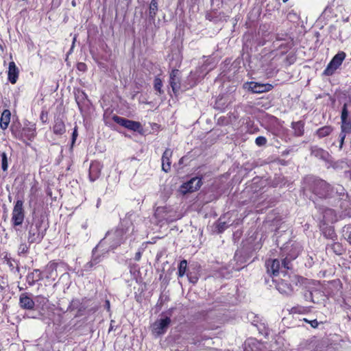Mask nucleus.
Listing matches in <instances>:
<instances>
[{"mask_svg": "<svg viewBox=\"0 0 351 351\" xmlns=\"http://www.w3.org/2000/svg\"><path fill=\"white\" fill-rule=\"evenodd\" d=\"M311 191L319 198H328L332 193V186L324 180L316 179L311 184Z\"/></svg>", "mask_w": 351, "mask_h": 351, "instance_id": "1", "label": "nucleus"}, {"mask_svg": "<svg viewBox=\"0 0 351 351\" xmlns=\"http://www.w3.org/2000/svg\"><path fill=\"white\" fill-rule=\"evenodd\" d=\"M41 226L42 222L40 221H36L29 225L27 237V240L29 243H38L43 240L45 230H41Z\"/></svg>", "mask_w": 351, "mask_h": 351, "instance_id": "2", "label": "nucleus"}, {"mask_svg": "<svg viewBox=\"0 0 351 351\" xmlns=\"http://www.w3.org/2000/svg\"><path fill=\"white\" fill-rule=\"evenodd\" d=\"M173 310V308L169 309L168 314L169 316H167L165 318H160L153 324L152 326V332L153 335L158 337L164 335L167 332V328L171 324L170 316L171 315V312Z\"/></svg>", "mask_w": 351, "mask_h": 351, "instance_id": "3", "label": "nucleus"}, {"mask_svg": "<svg viewBox=\"0 0 351 351\" xmlns=\"http://www.w3.org/2000/svg\"><path fill=\"white\" fill-rule=\"evenodd\" d=\"M25 218V211L23 209V202L22 200H17L15 202L12 212L11 223L14 228L21 226L23 223Z\"/></svg>", "mask_w": 351, "mask_h": 351, "instance_id": "4", "label": "nucleus"}, {"mask_svg": "<svg viewBox=\"0 0 351 351\" xmlns=\"http://www.w3.org/2000/svg\"><path fill=\"white\" fill-rule=\"evenodd\" d=\"M112 119L119 125L133 132L141 133L143 131V127L140 122L128 119L124 117L114 115Z\"/></svg>", "mask_w": 351, "mask_h": 351, "instance_id": "5", "label": "nucleus"}, {"mask_svg": "<svg viewBox=\"0 0 351 351\" xmlns=\"http://www.w3.org/2000/svg\"><path fill=\"white\" fill-rule=\"evenodd\" d=\"M202 179V176L193 177L189 181L184 182L180 186V192L185 195L198 191L203 184Z\"/></svg>", "mask_w": 351, "mask_h": 351, "instance_id": "6", "label": "nucleus"}, {"mask_svg": "<svg viewBox=\"0 0 351 351\" xmlns=\"http://www.w3.org/2000/svg\"><path fill=\"white\" fill-rule=\"evenodd\" d=\"M346 54L344 51L338 52L330 60L324 71L326 75H332L335 71L341 65L346 58Z\"/></svg>", "mask_w": 351, "mask_h": 351, "instance_id": "7", "label": "nucleus"}, {"mask_svg": "<svg viewBox=\"0 0 351 351\" xmlns=\"http://www.w3.org/2000/svg\"><path fill=\"white\" fill-rule=\"evenodd\" d=\"M13 134L16 138L22 141H32L36 136V127L34 125L24 127L21 131L16 132L12 130Z\"/></svg>", "mask_w": 351, "mask_h": 351, "instance_id": "8", "label": "nucleus"}, {"mask_svg": "<svg viewBox=\"0 0 351 351\" xmlns=\"http://www.w3.org/2000/svg\"><path fill=\"white\" fill-rule=\"evenodd\" d=\"M348 110L347 104H344L341 110V133L346 134H351V119H348Z\"/></svg>", "mask_w": 351, "mask_h": 351, "instance_id": "9", "label": "nucleus"}, {"mask_svg": "<svg viewBox=\"0 0 351 351\" xmlns=\"http://www.w3.org/2000/svg\"><path fill=\"white\" fill-rule=\"evenodd\" d=\"M169 84L173 93L177 95L180 89V71L178 69H173L170 72Z\"/></svg>", "mask_w": 351, "mask_h": 351, "instance_id": "10", "label": "nucleus"}, {"mask_svg": "<svg viewBox=\"0 0 351 351\" xmlns=\"http://www.w3.org/2000/svg\"><path fill=\"white\" fill-rule=\"evenodd\" d=\"M19 306L25 310H34L35 301L29 293H23L19 295Z\"/></svg>", "mask_w": 351, "mask_h": 351, "instance_id": "11", "label": "nucleus"}, {"mask_svg": "<svg viewBox=\"0 0 351 351\" xmlns=\"http://www.w3.org/2000/svg\"><path fill=\"white\" fill-rule=\"evenodd\" d=\"M273 85L269 83L261 84L255 82H250L249 83V90L253 93H263L272 90Z\"/></svg>", "mask_w": 351, "mask_h": 351, "instance_id": "12", "label": "nucleus"}, {"mask_svg": "<svg viewBox=\"0 0 351 351\" xmlns=\"http://www.w3.org/2000/svg\"><path fill=\"white\" fill-rule=\"evenodd\" d=\"M276 287L283 294H290L293 291L292 285L285 279L275 280Z\"/></svg>", "mask_w": 351, "mask_h": 351, "instance_id": "13", "label": "nucleus"}, {"mask_svg": "<svg viewBox=\"0 0 351 351\" xmlns=\"http://www.w3.org/2000/svg\"><path fill=\"white\" fill-rule=\"evenodd\" d=\"M326 250L330 251L333 254L340 256L345 253L346 248L343 247L341 243L334 241L330 243L326 244Z\"/></svg>", "mask_w": 351, "mask_h": 351, "instance_id": "14", "label": "nucleus"}, {"mask_svg": "<svg viewBox=\"0 0 351 351\" xmlns=\"http://www.w3.org/2000/svg\"><path fill=\"white\" fill-rule=\"evenodd\" d=\"M267 270L269 274L276 276L279 274L280 263L278 259H269L266 261Z\"/></svg>", "mask_w": 351, "mask_h": 351, "instance_id": "15", "label": "nucleus"}, {"mask_svg": "<svg viewBox=\"0 0 351 351\" xmlns=\"http://www.w3.org/2000/svg\"><path fill=\"white\" fill-rule=\"evenodd\" d=\"M172 156V151L170 149H166L162 156V169L167 173L171 169V158Z\"/></svg>", "mask_w": 351, "mask_h": 351, "instance_id": "16", "label": "nucleus"}, {"mask_svg": "<svg viewBox=\"0 0 351 351\" xmlns=\"http://www.w3.org/2000/svg\"><path fill=\"white\" fill-rule=\"evenodd\" d=\"M19 69L14 62L9 63V68L8 72V80L12 84H15L19 77Z\"/></svg>", "mask_w": 351, "mask_h": 351, "instance_id": "17", "label": "nucleus"}, {"mask_svg": "<svg viewBox=\"0 0 351 351\" xmlns=\"http://www.w3.org/2000/svg\"><path fill=\"white\" fill-rule=\"evenodd\" d=\"M101 172V165L97 162H93L89 167V178L90 181L95 180L99 178Z\"/></svg>", "mask_w": 351, "mask_h": 351, "instance_id": "18", "label": "nucleus"}, {"mask_svg": "<svg viewBox=\"0 0 351 351\" xmlns=\"http://www.w3.org/2000/svg\"><path fill=\"white\" fill-rule=\"evenodd\" d=\"M75 101L80 109H82V107L86 105V103L88 101L86 94L83 90H77L76 91Z\"/></svg>", "mask_w": 351, "mask_h": 351, "instance_id": "19", "label": "nucleus"}, {"mask_svg": "<svg viewBox=\"0 0 351 351\" xmlns=\"http://www.w3.org/2000/svg\"><path fill=\"white\" fill-rule=\"evenodd\" d=\"M26 278L28 285L32 286L36 282L42 279V274L40 270L34 269L32 272L28 274Z\"/></svg>", "mask_w": 351, "mask_h": 351, "instance_id": "20", "label": "nucleus"}, {"mask_svg": "<svg viewBox=\"0 0 351 351\" xmlns=\"http://www.w3.org/2000/svg\"><path fill=\"white\" fill-rule=\"evenodd\" d=\"M11 113L9 110H4L1 114L0 119V127L2 130L8 128L10 121Z\"/></svg>", "mask_w": 351, "mask_h": 351, "instance_id": "21", "label": "nucleus"}, {"mask_svg": "<svg viewBox=\"0 0 351 351\" xmlns=\"http://www.w3.org/2000/svg\"><path fill=\"white\" fill-rule=\"evenodd\" d=\"M291 128L294 132V136H302L304 133V123L302 121L292 122Z\"/></svg>", "mask_w": 351, "mask_h": 351, "instance_id": "22", "label": "nucleus"}, {"mask_svg": "<svg viewBox=\"0 0 351 351\" xmlns=\"http://www.w3.org/2000/svg\"><path fill=\"white\" fill-rule=\"evenodd\" d=\"M65 131L66 128L63 121L58 118L56 119L53 126V133L57 135H62L65 132Z\"/></svg>", "mask_w": 351, "mask_h": 351, "instance_id": "23", "label": "nucleus"}, {"mask_svg": "<svg viewBox=\"0 0 351 351\" xmlns=\"http://www.w3.org/2000/svg\"><path fill=\"white\" fill-rule=\"evenodd\" d=\"M312 307L311 306H304L301 305H297L292 307L290 310L291 314H300V315H306L309 314L311 312Z\"/></svg>", "mask_w": 351, "mask_h": 351, "instance_id": "24", "label": "nucleus"}, {"mask_svg": "<svg viewBox=\"0 0 351 351\" xmlns=\"http://www.w3.org/2000/svg\"><path fill=\"white\" fill-rule=\"evenodd\" d=\"M57 267L58 265L56 263L50 262L47 266V278H52L53 280H55L57 277Z\"/></svg>", "mask_w": 351, "mask_h": 351, "instance_id": "25", "label": "nucleus"}, {"mask_svg": "<svg viewBox=\"0 0 351 351\" xmlns=\"http://www.w3.org/2000/svg\"><path fill=\"white\" fill-rule=\"evenodd\" d=\"M333 128L331 125H324L317 130L315 134L319 138L329 136L332 132Z\"/></svg>", "mask_w": 351, "mask_h": 351, "instance_id": "26", "label": "nucleus"}, {"mask_svg": "<svg viewBox=\"0 0 351 351\" xmlns=\"http://www.w3.org/2000/svg\"><path fill=\"white\" fill-rule=\"evenodd\" d=\"M101 105L104 108V119L106 123H108L110 118V112H108L109 107L108 105V97L104 96L101 100Z\"/></svg>", "mask_w": 351, "mask_h": 351, "instance_id": "27", "label": "nucleus"}, {"mask_svg": "<svg viewBox=\"0 0 351 351\" xmlns=\"http://www.w3.org/2000/svg\"><path fill=\"white\" fill-rule=\"evenodd\" d=\"M323 235L326 239H330L332 241L337 239V234L332 227H328L324 229Z\"/></svg>", "mask_w": 351, "mask_h": 351, "instance_id": "28", "label": "nucleus"}, {"mask_svg": "<svg viewBox=\"0 0 351 351\" xmlns=\"http://www.w3.org/2000/svg\"><path fill=\"white\" fill-rule=\"evenodd\" d=\"M34 301H35V304H36V306L38 308H40L42 310H43L45 306L48 303L49 300L47 298H46L45 296L37 295L35 297Z\"/></svg>", "mask_w": 351, "mask_h": 351, "instance_id": "29", "label": "nucleus"}, {"mask_svg": "<svg viewBox=\"0 0 351 351\" xmlns=\"http://www.w3.org/2000/svg\"><path fill=\"white\" fill-rule=\"evenodd\" d=\"M178 277L182 278L185 274H186V270H187V261L186 260H182L180 262L178 268Z\"/></svg>", "mask_w": 351, "mask_h": 351, "instance_id": "30", "label": "nucleus"}, {"mask_svg": "<svg viewBox=\"0 0 351 351\" xmlns=\"http://www.w3.org/2000/svg\"><path fill=\"white\" fill-rule=\"evenodd\" d=\"M157 11H158L157 0H152L150 5H149V16L152 17V19L155 18Z\"/></svg>", "mask_w": 351, "mask_h": 351, "instance_id": "31", "label": "nucleus"}, {"mask_svg": "<svg viewBox=\"0 0 351 351\" xmlns=\"http://www.w3.org/2000/svg\"><path fill=\"white\" fill-rule=\"evenodd\" d=\"M162 87V82L161 79L158 77H156L154 80V88L157 91L159 95H162L164 93Z\"/></svg>", "mask_w": 351, "mask_h": 351, "instance_id": "32", "label": "nucleus"}, {"mask_svg": "<svg viewBox=\"0 0 351 351\" xmlns=\"http://www.w3.org/2000/svg\"><path fill=\"white\" fill-rule=\"evenodd\" d=\"M313 153L316 157H319L323 160H326L328 156V152L322 148H316L313 151Z\"/></svg>", "mask_w": 351, "mask_h": 351, "instance_id": "33", "label": "nucleus"}, {"mask_svg": "<svg viewBox=\"0 0 351 351\" xmlns=\"http://www.w3.org/2000/svg\"><path fill=\"white\" fill-rule=\"evenodd\" d=\"M297 60V56L295 53H289L285 60V62L287 66H291L294 64Z\"/></svg>", "mask_w": 351, "mask_h": 351, "instance_id": "34", "label": "nucleus"}, {"mask_svg": "<svg viewBox=\"0 0 351 351\" xmlns=\"http://www.w3.org/2000/svg\"><path fill=\"white\" fill-rule=\"evenodd\" d=\"M186 276L189 282L193 283V285L196 284L199 280V275L197 272L190 271L186 274Z\"/></svg>", "mask_w": 351, "mask_h": 351, "instance_id": "35", "label": "nucleus"}, {"mask_svg": "<svg viewBox=\"0 0 351 351\" xmlns=\"http://www.w3.org/2000/svg\"><path fill=\"white\" fill-rule=\"evenodd\" d=\"M29 250V246L25 243H21L18 248V254L19 255L26 254Z\"/></svg>", "mask_w": 351, "mask_h": 351, "instance_id": "36", "label": "nucleus"}, {"mask_svg": "<svg viewBox=\"0 0 351 351\" xmlns=\"http://www.w3.org/2000/svg\"><path fill=\"white\" fill-rule=\"evenodd\" d=\"M208 337H207L206 336H203L202 335H197L195 336L194 338L192 339V341H191V343L194 344V345H198L199 343H200L202 341H205L206 339H208Z\"/></svg>", "mask_w": 351, "mask_h": 351, "instance_id": "37", "label": "nucleus"}, {"mask_svg": "<svg viewBox=\"0 0 351 351\" xmlns=\"http://www.w3.org/2000/svg\"><path fill=\"white\" fill-rule=\"evenodd\" d=\"M1 168L3 171H6L8 169V159L7 155L5 152L1 154Z\"/></svg>", "mask_w": 351, "mask_h": 351, "instance_id": "38", "label": "nucleus"}, {"mask_svg": "<svg viewBox=\"0 0 351 351\" xmlns=\"http://www.w3.org/2000/svg\"><path fill=\"white\" fill-rule=\"evenodd\" d=\"M267 138L265 136H259L255 139L256 145L261 147L264 146L267 144Z\"/></svg>", "mask_w": 351, "mask_h": 351, "instance_id": "39", "label": "nucleus"}, {"mask_svg": "<svg viewBox=\"0 0 351 351\" xmlns=\"http://www.w3.org/2000/svg\"><path fill=\"white\" fill-rule=\"evenodd\" d=\"M345 237H346L347 241L351 245V226H348L346 227Z\"/></svg>", "mask_w": 351, "mask_h": 351, "instance_id": "40", "label": "nucleus"}, {"mask_svg": "<svg viewBox=\"0 0 351 351\" xmlns=\"http://www.w3.org/2000/svg\"><path fill=\"white\" fill-rule=\"evenodd\" d=\"M97 262L95 260H94V261H90V262L87 263L84 266V269H83V270H84V271H88V270H90V269L93 267V266L94 265L97 264Z\"/></svg>", "mask_w": 351, "mask_h": 351, "instance_id": "41", "label": "nucleus"}, {"mask_svg": "<svg viewBox=\"0 0 351 351\" xmlns=\"http://www.w3.org/2000/svg\"><path fill=\"white\" fill-rule=\"evenodd\" d=\"M346 136V134L340 132V134H339V138H340L339 148L340 149H341L343 147Z\"/></svg>", "mask_w": 351, "mask_h": 351, "instance_id": "42", "label": "nucleus"}, {"mask_svg": "<svg viewBox=\"0 0 351 351\" xmlns=\"http://www.w3.org/2000/svg\"><path fill=\"white\" fill-rule=\"evenodd\" d=\"M77 68L81 71H85L86 70V65L85 63L79 62L77 65Z\"/></svg>", "mask_w": 351, "mask_h": 351, "instance_id": "43", "label": "nucleus"}, {"mask_svg": "<svg viewBox=\"0 0 351 351\" xmlns=\"http://www.w3.org/2000/svg\"><path fill=\"white\" fill-rule=\"evenodd\" d=\"M309 324L313 328H317L319 324V323L317 322L316 319L311 320L309 322Z\"/></svg>", "mask_w": 351, "mask_h": 351, "instance_id": "44", "label": "nucleus"}, {"mask_svg": "<svg viewBox=\"0 0 351 351\" xmlns=\"http://www.w3.org/2000/svg\"><path fill=\"white\" fill-rule=\"evenodd\" d=\"M282 264L285 268L287 269L290 268L289 266V265L290 264V261L287 258L282 260Z\"/></svg>", "mask_w": 351, "mask_h": 351, "instance_id": "45", "label": "nucleus"}, {"mask_svg": "<svg viewBox=\"0 0 351 351\" xmlns=\"http://www.w3.org/2000/svg\"><path fill=\"white\" fill-rule=\"evenodd\" d=\"M77 136V128H75L74 131L72 134V144H73L75 143Z\"/></svg>", "mask_w": 351, "mask_h": 351, "instance_id": "46", "label": "nucleus"}, {"mask_svg": "<svg viewBox=\"0 0 351 351\" xmlns=\"http://www.w3.org/2000/svg\"><path fill=\"white\" fill-rule=\"evenodd\" d=\"M141 252H136V254H135L134 259L136 261H139L141 259Z\"/></svg>", "mask_w": 351, "mask_h": 351, "instance_id": "47", "label": "nucleus"}, {"mask_svg": "<svg viewBox=\"0 0 351 351\" xmlns=\"http://www.w3.org/2000/svg\"><path fill=\"white\" fill-rule=\"evenodd\" d=\"M106 305L107 309L110 310V301L109 300L106 301Z\"/></svg>", "mask_w": 351, "mask_h": 351, "instance_id": "48", "label": "nucleus"}, {"mask_svg": "<svg viewBox=\"0 0 351 351\" xmlns=\"http://www.w3.org/2000/svg\"><path fill=\"white\" fill-rule=\"evenodd\" d=\"M302 321H304V322H306V323L309 324V322H310L311 320H308V319H306V318H304V319H302Z\"/></svg>", "mask_w": 351, "mask_h": 351, "instance_id": "49", "label": "nucleus"}, {"mask_svg": "<svg viewBox=\"0 0 351 351\" xmlns=\"http://www.w3.org/2000/svg\"><path fill=\"white\" fill-rule=\"evenodd\" d=\"M71 4L73 7H75L76 5V3H75V0H73L72 2H71Z\"/></svg>", "mask_w": 351, "mask_h": 351, "instance_id": "50", "label": "nucleus"}, {"mask_svg": "<svg viewBox=\"0 0 351 351\" xmlns=\"http://www.w3.org/2000/svg\"><path fill=\"white\" fill-rule=\"evenodd\" d=\"M101 245V242L99 243V244L95 247V250H97Z\"/></svg>", "mask_w": 351, "mask_h": 351, "instance_id": "51", "label": "nucleus"}, {"mask_svg": "<svg viewBox=\"0 0 351 351\" xmlns=\"http://www.w3.org/2000/svg\"><path fill=\"white\" fill-rule=\"evenodd\" d=\"M75 40H76V38H75V37H74V38H73V45H74V43H75ZM73 47V46H72V47Z\"/></svg>", "mask_w": 351, "mask_h": 351, "instance_id": "52", "label": "nucleus"}, {"mask_svg": "<svg viewBox=\"0 0 351 351\" xmlns=\"http://www.w3.org/2000/svg\"><path fill=\"white\" fill-rule=\"evenodd\" d=\"M30 317L34 318V319H36V318H37L38 317H36V316H31Z\"/></svg>", "mask_w": 351, "mask_h": 351, "instance_id": "53", "label": "nucleus"}, {"mask_svg": "<svg viewBox=\"0 0 351 351\" xmlns=\"http://www.w3.org/2000/svg\"><path fill=\"white\" fill-rule=\"evenodd\" d=\"M288 0H282L284 3L287 2Z\"/></svg>", "mask_w": 351, "mask_h": 351, "instance_id": "54", "label": "nucleus"}]
</instances>
